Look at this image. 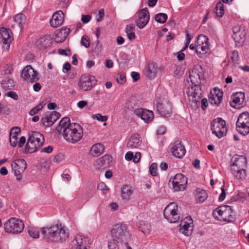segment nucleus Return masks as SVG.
Returning a JSON list of instances; mask_svg holds the SVG:
<instances>
[{
	"label": "nucleus",
	"mask_w": 249,
	"mask_h": 249,
	"mask_svg": "<svg viewBox=\"0 0 249 249\" xmlns=\"http://www.w3.org/2000/svg\"><path fill=\"white\" fill-rule=\"evenodd\" d=\"M221 193L219 196V200L222 201L225 199L226 195V191L224 189V185L221 187Z\"/></svg>",
	"instance_id": "nucleus-53"
},
{
	"label": "nucleus",
	"mask_w": 249,
	"mask_h": 249,
	"mask_svg": "<svg viewBox=\"0 0 249 249\" xmlns=\"http://www.w3.org/2000/svg\"><path fill=\"white\" fill-rule=\"evenodd\" d=\"M163 215L170 223H176L180 219L178 206L176 203H170L164 209Z\"/></svg>",
	"instance_id": "nucleus-8"
},
{
	"label": "nucleus",
	"mask_w": 249,
	"mask_h": 249,
	"mask_svg": "<svg viewBox=\"0 0 249 249\" xmlns=\"http://www.w3.org/2000/svg\"><path fill=\"white\" fill-rule=\"evenodd\" d=\"M45 104V103L44 102H40L38 105L30 111L29 114L31 116H33L36 114H37L44 107Z\"/></svg>",
	"instance_id": "nucleus-42"
},
{
	"label": "nucleus",
	"mask_w": 249,
	"mask_h": 249,
	"mask_svg": "<svg viewBox=\"0 0 249 249\" xmlns=\"http://www.w3.org/2000/svg\"><path fill=\"white\" fill-rule=\"evenodd\" d=\"M137 25L140 28H143L149 20V14L147 8L142 9L137 13Z\"/></svg>",
	"instance_id": "nucleus-21"
},
{
	"label": "nucleus",
	"mask_w": 249,
	"mask_h": 249,
	"mask_svg": "<svg viewBox=\"0 0 249 249\" xmlns=\"http://www.w3.org/2000/svg\"><path fill=\"white\" fill-rule=\"evenodd\" d=\"M236 129L241 134L246 136L249 133V113L243 112L238 117Z\"/></svg>",
	"instance_id": "nucleus-9"
},
{
	"label": "nucleus",
	"mask_w": 249,
	"mask_h": 249,
	"mask_svg": "<svg viewBox=\"0 0 249 249\" xmlns=\"http://www.w3.org/2000/svg\"><path fill=\"white\" fill-rule=\"evenodd\" d=\"M91 17L89 15H83L82 16L81 20L83 22L86 23L90 21Z\"/></svg>",
	"instance_id": "nucleus-60"
},
{
	"label": "nucleus",
	"mask_w": 249,
	"mask_h": 249,
	"mask_svg": "<svg viewBox=\"0 0 249 249\" xmlns=\"http://www.w3.org/2000/svg\"><path fill=\"white\" fill-rule=\"evenodd\" d=\"M104 150V147L101 143H97L93 144L90 151V154L93 156H98L101 155Z\"/></svg>",
	"instance_id": "nucleus-34"
},
{
	"label": "nucleus",
	"mask_w": 249,
	"mask_h": 249,
	"mask_svg": "<svg viewBox=\"0 0 249 249\" xmlns=\"http://www.w3.org/2000/svg\"><path fill=\"white\" fill-rule=\"evenodd\" d=\"M192 50L195 52L199 57H203L210 50V44L208 38L204 35H200L197 36L195 44H192L189 46Z\"/></svg>",
	"instance_id": "nucleus-5"
},
{
	"label": "nucleus",
	"mask_w": 249,
	"mask_h": 249,
	"mask_svg": "<svg viewBox=\"0 0 249 249\" xmlns=\"http://www.w3.org/2000/svg\"><path fill=\"white\" fill-rule=\"evenodd\" d=\"M200 105L203 110H205L208 106V100L206 98H203L200 101Z\"/></svg>",
	"instance_id": "nucleus-54"
},
{
	"label": "nucleus",
	"mask_w": 249,
	"mask_h": 249,
	"mask_svg": "<svg viewBox=\"0 0 249 249\" xmlns=\"http://www.w3.org/2000/svg\"><path fill=\"white\" fill-rule=\"evenodd\" d=\"M6 95L15 100H17L18 98V95L14 91H9L6 93Z\"/></svg>",
	"instance_id": "nucleus-55"
},
{
	"label": "nucleus",
	"mask_w": 249,
	"mask_h": 249,
	"mask_svg": "<svg viewBox=\"0 0 249 249\" xmlns=\"http://www.w3.org/2000/svg\"><path fill=\"white\" fill-rule=\"evenodd\" d=\"M166 130V128L164 126H161L158 128L157 132L158 135H163L165 133Z\"/></svg>",
	"instance_id": "nucleus-61"
},
{
	"label": "nucleus",
	"mask_w": 249,
	"mask_h": 249,
	"mask_svg": "<svg viewBox=\"0 0 249 249\" xmlns=\"http://www.w3.org/2000/svg\"><path fill=\"white\" fill-rule=\"evenodd\" d=\"M71 69V65L69 63H66L63 67V71L64 73H67Z\"/></svg>",
	"instance_id": "nucleus-62"
},
{
	"label": "nucleus",
	"mask_w": 249,
	"mask_h": 249,
	"mask_svg": "<svg viewBox=\"0 0 249 249\" xmlns=\"http://www.w3.org/2000/svg\"><path fill=\"white\" fill-rule=\"evenodd\" d=\"M0 33L2 37L3 48L6 51H8L13 39V34L9 29L5 28H1L0 30Z\"/></svg>",
	"instance_id": "nucleus-22"
},
{
	"label": "nucleus",
	"mask_w": 249,
	"mask_h": 249,
	"mask_svg": "<svg viewBox=\"0 0 249 249\" xmlns=\"http://www.w3.org/2000/svg\"><path fill=\"white\" fill-rule=\"evenodd\" d=\"M134 113L146 123L151 122L154 116L152 111L146 109L136 108L134 110Z\"/></svg>",
	"instance_id": "nucleus-19"
},
{
	"label": "nucleus",
	"mask_w": 249,
	"mask_h": 249,
	"mask_svg": "<svg viewBox=\"0 0 249 249\" xmlns=\"http://www.w3.org/2000/svg\"><path fill=\"white\" fill-rule=\"evenodd\" d=\"M232 38L236 42V45H241L247 35L245 27L241 25L234 26L232 28Z\"/></svg>",
	"instance_id": "nucleus-12"
},
{
	"label": "nucleus",
	"mask_w": 249,
	"mask_h": 249,
	"mask_svg": "<svg viewBox=\"0 0 249 249\" xmlns=\"http://www.w3.org/2000/svg\"><path fill=\"white\" fill-rule=\"evenodd\" d=\"M53 147L52 146H48L46 147L43 148L41 149V152H45L46 153H50L53 151Z\"/></svg>",
	"instance_id": "nucleus-57"
},
{
	"label": "nucleus",
	"mask_w": 249,
	"mask_h": 249,
	"mask_svg": "<svg viewBox=\"0 0 249 249\" xmlns=\"http://www.w3.org/2000/svg\"><path fill=\"white\" fill-rule=\"evenodd\" d=\"M189 78L192 85H201L205 81L203 68L200 66H196L189 71Z\"/></svg>",
	"instance_id": "nucleus-10"
},
{
	"label": "nucleus",
	"mask_w": 249,
	"mask_h": 249,
	"mask_svg": "<svg viewBox=\"0 0 249 249\" xmlns=\"http://www.w3.org/2000/svg\"><path fill=\"white\" fill-rule=\"evenodd\" d=\"M185 149L180 142H177L172 148L173 155L178 158H182L185 154Z\"/></svg>",
	"instance_id": "nucleus-28"
},
{
	"label": "nucleus",
	"mask_w": 249,
	"mask_h": 249,
	"mask_svg": "<svg viewBox=\"0 0 249 249\" xmlns=\"http://www.w3.org/2000/svg\"><path fill=\"white\" fill-rule=\"evenodd\" d=\"M112 234L115 237L123 240L129 238V235L127 231V227L123 223H118L114 225L111 231Z\"/></svg>",
	"instance_id": "nucleus-13"
},
{
	"label": "nucleus",
	"mask_w": 249,
	"mask_h": 249,
	"mask_svg": "<svg viewBox=\"0 0 249 249\" xmlns=\"http://www.w3.org/2000/svg\"><path fill=\"white\" fill-rule=\"evenodd\" d=\"M30 236L33 238H38L39 237V231L36 228H30L28 230Z\"/></svg>",
	"instance_id": "nucleus-44"
},
{
	"label": "nucleus",
	"mask_w": 249,
	"mask_h": 249,
	"mask_svg": "<svg viewBox=\"0 0 249 249\" xmlns=\"http://www.w3.org/2000/svg\"><path fill=\"white\" fill-rule=\"evenodd\" d=\"M245 96L244 92L240 91L234 93L231 96L230 105L233 108L240 109L245 105Z\"/></svg>",
	"instance_id": "nucleus-16"
},
{
	"label": "nucleus",
	"mask_w": 249,
	"mask_h": 249,
	"mask_svg": "<svg viewBox=\"0 0 249 249\" xmlns=\"http://www.w3.org/2000/svg\"><path fill=\"white\" fill-rule=\"evenodd\" d=\"M218 101V90L217 88H213L210 92L209 95V101L212 105H216Z\"/></svg>",
	"instance_id": "nucleus-38"
},
{
	"label": "nucleus",
	"mask_w": 249,
	"mask_h": 249,
	"mask_svg": "<svg viewBox=\"0 0 249 249\" xmlns=\"http://www.w3.org/2000/svg\"><path fill=\"white\" fill-rule=\"evenodd\" d=\"M104 16V11L103 9H101L99 10L98 14L96 17V20L97 21H100L103 18Z\"/></svg>",
	"instance_id": "nucleus-56"
},
{
	"label": "nucleus",
	"mask_w": 249,
	"mask_h": 249,
	"mask_svg": "<svg viewBox=\"0 0 249 249\" xmlns=\"http://www.w3.org/2000/svg\"><path fill=\"white\" fill-rule=\"evenodd\" d=\"M231 170L234 177L239 180L244 179L247 176V160L245 156L235 155L231 160Z\"/></svg>",
	"instance_id": "nucleus-3"
},
{
	"label": "nucleus",
	"mask_w": 249,
	"mask_h": 249,
	"mask_svg": "<svg viewBox=\"0 0 249 249\" xmlns=\"http://www.w3.org/2000/svg\"><path fill=\"white\" fill-rule=\"evenodd\" d=\"M140 224L142 232L145 234H148L149 233V231L151 230V225L148 222L142 221Z\"/></svg>",
	"instance_id": "nucleus-41"
},
{
	"label": "nucleus",
	"mask_w": 249,
	"mask_h": 249,
	"mask_svg": "<svg viewBox=\"0 0 249 249\" xmlns=\"http://www.w3.org/2000/svg\"><path fill=\"white\" fill-rule=\"evenodd\" d=\"M29 137L30 139L35 142L36 143H39V145L41 146H42L44 142V136L42 134L38 132H31L29 133Z\"/></svg>",
	"instance_id": "nucleus-33"
},
{
	"label": "nucleus",
	"mask_w": 249,
	"mask_h": 249,
	"mask_svg": "<svg viewBox=\"0 0 249 249\" xmlns=\"http://www.w3.org/2000/svg\"><path fill=\"white\" fill-rule=\"evenodd\" d=\"M156 106L157 110L161 116L165 117L170 116L171 113V106L166 95L157 94Z\"/></svg>",
	"instance_id": "nucleus-6"
},
{
	"label": "nucleus",
	"mask_w": 249,
	"mask_h": 249,
	"mask_svg": "<svg viewBox=\"0 0 249 249\" xmlns=\"http://www.w3.org/2000/svg\"><path fill=\"white\" fill-rule=\"evenodd\" d=\"M228 132V128L226 122L219 118V139L225 136Z\"/></svg>",
	"instance_id": "nucleus-37"
},
{
	"label": "nucleus",
	"mask_w": 249,
	"mask_h": 249,
	"mask_svg": "<svg viewBox=\"0 0 249 249\" xmlns=\"http://www.w3.org/2000/svg\"><path fill=\"white\" fill-rule=\"evenodd\" d=\"M194 228L193 220L191 217L187 216L181 221L179 232L186 236L191 235Z\"/></svg>",
	"instance_id": "nucleus-14"
},
{
	"label": "nucleus",
	"mask_w": 249,
	"mask_h": 249,
	"mask_svg": "<svg viewBox=\"0 0 249 249\" xmlns=\"http://www.w3.org/2000/svg\"><path fill=\"white\" fill-rule=\"evenodd\" d=\"M121 197L123 199L128 200L133 193V190L131 187L128 185H124L121 189Z\"/></svg>",
	"instance_id": "nucleus-35"
},
{
	"label": "nucleus",
	"mask_w": 249,
	"mask_h": 249,
	"mask_svg": "<svg viewBox=\"0 0 249 249\" xmlns=\"http://www.w3.org/2000/svg\"><path fill=\"white\" fill-rule=\"evenodd\" d=\"M142 143L139 135L134 134L131 137L127 143V147L129 149H133L138 148Z\"/></svg>",
	"instance_id": "nucleus-30"
},
{
	"label": "nucleus",
	"mask_w": 249,
	"mask_h": 249,
	"mask_svg": "<svg viewBox=\"0 0 249 249\" xmlns=\"http://www.w3.org/2000/svg\"><path fill=\"white\" fill-rule=\"evenodd\" d=\"M112 161V157L106 155L96 160L95 166L97 169H104L111 165Z\"/></svg>",
	"instance_id": "nucleus-25"
},
{
	"label": "nucleus",
	"mask_w": 249,
	"mask_h": 249,
	"mask_svg": "<svg viewBox=\"0 0 249 249\" xmlns=\"http://www.w3.org/2000/svg\"><path fill=\"white\" fill-rule=\"evenodd\" d=\"M26 142V138L24 136H22L20 138L19 141L18 140V146L19 147H21L24 145Z\"/></svg>",
	"instance_id": "nucleus-58"
},
{
	"label": "nucleus",
	"mask_w": 249,
	"mask_h": 249,
	"mask_svg": "<svg viewBox=\"0 0 249 249\" xmlns=\"http://www.w3.org/2000/svg\"><path fill=\"white\" fill-rule=\"evenodd\" d=\"M42 239L49 243H59L66 241L69 237L66 228L57 223L40 229Z\"/></svg>",
	"instance_id": "nucleus-2"
},
{
	"label": "nucleus",
	"mask_w": 249,
	"mask_h": 249,
	"mask_svg": "<svg viewBox=\"0 0 249 249\" xmlns=\"http://www.w3.org/2000/svg\"><path fill=\"white\" fill-rule=\"evenodd\" d=\"M208 197L206 192L201 189H197L196 191V198L197 202H203Z\"/></svg>",
	"instance_id": "nucleus-39"
},
{
	"label": "nucleus",
	"mask_w": 249,
	"mask_h": 249,
	"mask_svg": "<svg viewBox=\"0 0 249 249\" xmlns=\"http://www.w3.org/2000/svg\"><path fill=\"white\" fill-rule=\"evenodd\" d=\"M149 172L152 176H156L157 173V165L156 163H152L149 167Z\"/></svg>",
	"instance_id": "nucleus-48"
},
{
	"label": "nucleus",
	"mask_w": 249,
	"mask_h": 249,
	"mask_svg": "<svg viewBox=\"0 0 249 249\" xmlns=\"http://www.w3.org/2000/svg\"><path fill=\"white\" fill-rule=\"evenodd\" d=\"M125 32L129 40H132L135 38L134 27L132 25H127L125 29Z\"/></svg>",
	"instance_id": "nucleus-40"
},
{
	"label": "nucleus",
	"mask_w": 249,
	"mask_h": 249,
	"mask_svg": "<svg viewBox=\"0 0 249 249\" xmlns=\"http://www.w3.org/2000/svg\"><path fill=\"white\" fill-rule=\"evenodd\" d=\"M146 70L148 76L150 78H153L156 76L158 71L159 68L156 64L151 63L147 65Z\"/></svg>",
	"instance_id": "nucleus-36"
},
{
	"label": "nucleus",
	"mask_w": 249,
	"mask_h": 249,
	"mask_svg": "<svg viewBox=\"0 0 249 249\" xmlns=\"http://www.w3.org/2000/svg\"><path fill=\"white\" fill-rule=\"evenodd\" d=\"M26 17L23 14H18L14 17V23L11 26L13 28H17L18 30H21L26 22Z\"/></svg>",
	"instance_id": "nucleus-27"
},
{
	"label": "nucleus",
	"mask_w": 249,
	"mask_h": 249,
	"mask_svg": "<svg viewBox=\"0 0 249 249\" xmlns=\"http://www.w3.org/2000/svg\"><path fill=\"white\" fill-rule=\"evenodd\" d=\"M12 171L15 176H18L23 173L26 168L27 164L24 159H20L15 160L11 163Z\"/></svg>",
	"instance_id": "nucleus-20"
},
{
	"label": "nucleus",
	"mask_w": 249,
	"mask_h": 249,
	"mask_svg": "<svg viewBox=\"0 0 249 249\" xmlns=\"http://www.w3.org/2000/svg\"><path fill=\"white\" fill-rule=\"evenodd\" d=\"M108 249H119L117 242L114 239L110 240L108 242Z\"/></svg>",
	"instance_id": "nucleus-50"
},
{
	"label": "nucleus",
	"mask_w": 249,
	"mask_h": 249,
	"mask_svg": "<svg viewBox=\"0 0 249 249\" xmlns=\"http://www.w3.org/2000/svg\"><path fill=\"white\" fill-rule=\"evenodd\" d=\"M81 44L86 48H89L90 46L89 39L87 36H83L81 40Z\"/></svg>",
	"instance_id": "nucleus-47"
},
{
	"label": "nucleus",
	"mask_w": 249,
	"mask_h": 249,
	"mask_svg": "<svg viewBox=\"0 0 249 249\" xmlns=\"http://www.w3.org/2000/svg\"><path fill=\"white\" fill-rule=\"evenodd\" d=\"M116 80L120 84H124L126 81V78L124 75L120 74L116 77Z\"/></svg>",
	"instance_id": "nucleus-52"
},
{
	"label": "nucleus",
	"mask_w": 249,
	"mask_h": 249,
	"mask_svg": "<svg viewBox=\"0 0 249 249\" xmlns=\"http://www.w3.org/2000/svg\"><path fill=\"white\" fill-rule=\"evenodd\" d=\"M94 78V76L90 75H82L78 84L79 88L83 91L90 90L93 87L92 81Z\"/></svg>",
	"instance_id": "nucleus-18"
},
{
	"label": "nucleus",
	"mask_w": 249,
	"mask_h": 249,
	"mask_svg": "<svg viewBox=\"0 0 249 249\" xmlns=\"http://www.w3.org/2000/svg\"><path fill=\"white\" fill-rule=\"evenodd\" d=\"M92 118L93 119L97 120L100 122H105L108 119V117L106 115L103 116L100 113H97L92 115Z\"/></svg>",
	"instance_id": "nucleus-45"
},
{
	"label": "nucleus",
	"mask_w": 249,
	"mask_h": 249,
	"mask_svg": "<svg viewBox=\"0 0 249 249\" xmlns=\"http://www.w3.org/2000/svg\"><path fill=\"white\" fill-rule=\"evenodd\" d=\"M56 130L62 133L64 139L70 144H75L79 142L83 136V129L77 123H71L70 119L62 118Z\"/></svg>",
	"instance_id": "nucleus-1"
},
{
	"label": "nucleus",
	"mask_w": 249,
	"mask_h": 249,
	"mask_svg": "<svg viewBox=\"0 0 249 249\" xmlns=\"http://www.w3.org/2000/svg\"><path fill=\"white\" fill-rule=\"evenodd\" d=\"M131 77H132L134 81H137L140 79L139 73L135 71H133L131 73Z\"/></svg>",
	"instance_id": "nucleus-63"
},
{
	"label": "nucleus",
	"mask_w": 249,
	"mask_h": 249,
	"mask_svg": "<svg viewBox=\"0 0 249 249\" xmlns=\"http://www.w3.org/2000/svg\"><path fill=\"white\" fill-rule=\"evenodd\" d=\"M88 240L85 236L77 234L71 241V245L73 249H87Z\"/></svg>",
	"instance_id": "nucleus-17"
},
{
	"label": "nucleus",
	"mask_w": 249,
	"mask_h": 249,
	"mask_svg": "<svg viewBox=\"0 0 249 249\" xmlns=\"http://www.w3.org/2000/svg\"><path fill=\"white\" fill-rule=\"evenodd\" d=\"M167 19V15L164 13H159L155 17V20L159 23H163L166 22Z\"/></svg>",
	"instance_id": "nucleus-43"
},
{
	"label": "nucleus",
	"mask_w": 249,
	"mask_h": 249,
	"mask_svg": "<svg viewBox=\"0 0 249 249\" xmlns=\"http://www.w3.org/2000/svg\"><path fill=\"white\" fill-rule=\"evenodd\" d=\"M232 210L230 206L224 205L219 207V221L230 222Z\"/></svg>",
	"instance_id": "nucleus-23"
},
{
	"label": "nucleus",
	"mask_w": 249,
	"mask_h": 249,
	"mask_svg": "<svg viewBox=\"0 0 249 249\" xmlns=\"http://www.w3.org/2000/svg\"><path fill=\"white\" fill-rule=\"evenodd\" d=\"M70 32V29L67 28H64L57 31L54 36L55 42L57 43L63 42L68 36Z\"/></svg>",
	"instance_id": "nucleus-29"
},
{
	"label": "nucleus",
	"mask_w": 249,
	"mask_h": 249,
	"mask_svg": "<svg viewBox=\"0 0 249 249\" xmlns=\"http://www.w3.org/2000/svg\"><path fill=\"white\" fill-rule=\"evenodd\" d=\"M231 58L234 64L238 63L239 60V55L238 51L234 50L232 52Z\"/></svg>",
	"instance_id": "nucleus-49"
},
{
	"label": "nucleus",
	"mask_w": 249,
	"mask_h": 249,
	"mask_svg": "<svg viewBox=\"0 0 249 249\" xmlns=\"http://www.w3.org/2000/svg\"><path fill=\"white\" fill-rule=\"evenodd\" d=\"M20 132V129L18 127H13L10 132L9 141L10 144L13 147H15L18 143V135Z\"/></svg>",
	"instance_id": "nucleus-31"
},
{
	"label": "nucleus",
	"mask_w": 249,
	"mask_h": 249,
	"mask_svg": "<svg viewBox=\"0 0 249 249\" xmlns=\"http://www.w3.org/2000/svg\"><path fill=\"white\" fill-rule=\"evenodd\" d=\"M211 126L213 133L218 137V132L216 131V129L218 128V121L216 119L213 120Z\"/></svg>",
	"instance_id": "nucleus-46"
},
{
	"label": "nucleus",
	"mask_w": 249,
	"mask_h": 249,
	"mask_svg": "<svg viewBox=\"0 0 249 249\" xmlns=\"http://www.w3.org/2000/svg\"><path fill=\"white\" fill-rule=\"evenodd\" d=\"M133 158V154L132 152H127L125 155V159L127 160H130Z\"/></svg>",
	"instance_id": "nucleus-64"
},
{
	"label": "nucleus",
	"mask_w": 249,
	"mask_h": 249,
	"mask_svg": "<svg viewBox=\"0 0 249 249\" xmlns=\"http://www.w3.org/2000/svg\"><path fill=\"white\" fill-rule=\"evenodd\" d=\"M41 146L39 143H36L32 140L28 138L25 146V151L28 153H32L36 151Z\"/></svg>",
	"instance_id": "nucleus-32"
},
{
	"label": "nucleus",
	"mask_w": 249,
	"mask_h": 249,
	"mask_svg": "<svg viewBox=\"0 0 249 249\" xmlns=\"http://www.w3.org/2000/svg\"><path fill=\"white\" fill-rule=\"evenodd\" d=\"M64 14L62 11L59 10L53 14L50 23L52 27L56 28L61 25L64 22Z\"/></svg>",
	"instance_id": "nucleus-26"
},
{
	"label": "nucleus",
	"mask_w": 249,
	"mask_h": 249,
	"mask_svg": "<svg viewBox=\"0 0 249 249\" xmlns=\"http://www.w3.org/2000/svg\"><path fill=\"white\" fill-rule=\"evenodd\" d=\"M21 76L28 82L33 83L39 79L37 73L30 66H26L23 69Z\"/></svg>",
	"instance_id": "nucleus-15"
},
{
	"label": "nucleus",
	"mask_w": 249,
	"mask_h": 249,
	"mask_svg": "<svg viewBox=\"0 0 249 249\" xmlns=\"http://www.w3.org/2000/svg\"><path fill=\"white\" fill-rule=\"evenodd\" d=\"M141 159V153L140 152H136L135 153V155H133V162L135 163L138 162Z\"/></svg>",
	"instance_id": "nucleus-59"
},
{
	"label": "nucleus",
	"mask_w": 249,
	"mask_h": 249,
	"mask_svg": "<svg viewBox=\"0 0 249 249\" xmlns=\"http://www.w3.org/2000/svg\"><path fill=\"white\" fill-rule=\"evenodd\" d=\"M59 117V113L55 111H53L49 114H46L45 116L41 119V123L44 126H50L52 125Z\"/></svg>",
	"instance_id": "nucleus-24"
},
{
	"label": "nucleus",
	"mask_w": 249,
	"mask_h": 249,
	"mask_svg": "<svg viewBox=\"0 0 249 249\" xmlns=\"http://www.w3.org/2000/svg\"><path fill=\"white\" fill-rule=\"evenodd\" d=\"M24 227V224L20 219L16 217H11L5 223L4 229L7 233L18 234L23 231Z\"/></svg>",
	"instance_id": "nucleus-7"
},
{
	"label": "nucleus",
	"mask_w": 249,
	"mask_h": 249,
	"mask_svg": "<svg viewBox=\"0 0 249 249\" xmlns=\"http://www.w3.org/2000/svg\"><path fill=\"white\" fill-rule=\"evenodd\" d=\"M64 155L62 153H59L54 157L53 159V161L56 163H60L61 161H63L64 160Z\"/></svg>",
	"instance_id": "nucleus-51"
},
{
	"label": "nucleus",
	"mask_w": 249,
	"mask_h": 249,
	"mask_svg": "<svg viewBox=\"0 0 249 249\" xmlns=\"http://www.w3.org/2000/svg\"><path fill=\"white\" fill-rule=\"evenodd\" d=\"M190 106L197 108L200 106V101L203 97L201 85H190L186 90Z\"/></svg>",
	"instance_id": "nucleus-4"
},
{
	"label": "nucleus",
	"mask_w": 249,
	"mask_h": 249,
	"mask_svg": "<svg viewBox=\"0 0 249 249\" xmlns=\"http://www.w3.org/2000/svg\"><path fill=\"white\" fill-rule=\"evenodd\" d=\"M170 181L174 191H183L187 184V178L182 174H177L173 178H171Z\"/></svg>",
	"instance_id": "nucleus-11"
}]
</instances>
